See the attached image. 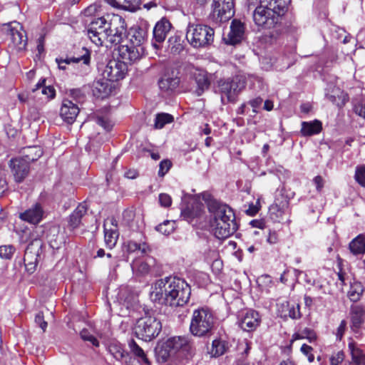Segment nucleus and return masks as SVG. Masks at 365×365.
<instances>
[{
  "mask_svg": "<svg viewBox=\"0 0 365 365\" xmlns=\"http://www.w3.org/2000/svg\"><path fill=\"white\" fill-rule=\"evenodd\" d=\"M190 294V287L185 280L169 277L160 279L152 285L150 297L153 302L178 307L188 302Z\"/></svg>",
  "mask_w": 365,
  "mask_h": 365,
  "instance_id": "f257e3e1",
  "label": "nucleus"
},
{
  "mask_svg": "<svg viewBox=\"0 0 365 365\" xmlns=\"http://www.w3.org/2000/svg\"><path fill=\"white\" fill-rule=\"evenodd\" d=\"M207 208L212 216L214 234L218 239H225L237 230V223L233 210L227 205L210 200Z\"/></svg>",
  "mask_w": 365,
  "mask_h": 365,
  "instance_id": "f03ea898",
  "label": "nucleus"
},
{
  "mask_svg": "<svg viewBox=\"0 0 365 365\" xmlns=\"http://www.w3.org/2000/svg\"><path fill=\"white\" fill-rule=\"evenodd\" d=\"M156 353L158 357L165 361L170 356L178 353L187 358H191L195 355V349L189 336H176L168 338L158 345L156 348Z\"/></svg>",
  "mask_w": 365,
  "mask_h": 365,
  "instance_id": "7ed1b4c3",
  "label": "nucleus"
},
{
  "mask_svg": "<svg viewBox=\"0 0 365 365\" xmlns=\"http://www.w3.org/2000/svg\"><path fill=\"white\" fill-rule=\"evenodd\" d=\"M215 323L212 311L206 307H200L192 312L189 329L193 336L202 337L211 334Z\"/></svg>",
  "mask_w": 365,
  "mask_h": 365,
  "instance_id": "20e7f679",
  "label": "nucleus"
},
{
  "mask_svg": "<svg viewBox=\"0 0 365 365\" xmlns=\"http://www.w3.org/2000/svg\"><path fill=\"white\" fill-rule=\"evenodd\" d=\"M214 35V29L205 24L190 23L187 27L186 38L194 48H205L211 45Z\"/></svg>",
  "mask_w": 365,
  "mask_h": 365,
  "instance_id": "39448f33",
  "label": "nucleus"
},
{
  "mask_svg": "<svg viewBox=\"0 0 365 365\" xmlns=\"http://www.w3.org/2000/svg\"><path fill=\"white\" fill-rule=\"evenodd\" d=\"M244 77L235 76L232 78L221 79L217 82L218 92L223 104L235 102L240 93L245 88Z\"/></svg>",
  "mask_w": 365,
  "mask_h": 365,
  "instance_id": "423d86ee",
  "label": "nucleus"
},
{
  "mask_svg": "<svg viewBox=\"0 0 365 365\" xmlns=\"http://www.w3.org/2000/svg\"><path fill=\"white\" fill-rule=\"evenodd\" d=\"M161 329L160 321L152 316H145L139 319L134 328L137 337L145 341H150L158 336Z\"/></svg>",
  "mask_w": 365,
  "mask_h": 365,
  "instance_id": "0eeeda50",
  "label": "nucleus"
},
{
  "mask_svg": "<svg viewBox=\"0 0 365 365\" xmlns=\"http://www.w3.org/2000/svg\"><path fill=\"white\" fill-rule=\"evenodd\" d=\"M108 34H109L108 43L113 45L121 43L126 36V24L124 19L115 14H107Z\"/></svg>",
  "mask_w": 365,
  "mask_h": 365,
  "instance_id": "6e6552de",
  "label": "nucleus"
},
{
  "mask_svg": "<svg viewBox=\"0 0 365 365\" xmlns=\"http://www.w3.org/2000/svg\"><path fill=\"white\" fill-rule=\"evenodd\" d=\"M4 26L6 27L7 34L10 37L9 48L14 53L24 51L27 43V38L26 32L20 23L12 21L4 24Z\"/></svg>",
  "mask_w": 365,
  "mask_h": 365,
  "instance_id": "1a4fd4ad",
  "label": "nucleus"
},
{
  "mask_svg": "<svg viewBox=\"0 0 365 365\" xmlns=\"http://www.w3.org/2000/svg\"><path fill=\"white\" fill-rule=\"evenodd\" d=\"M106 14L94 19L89 24L87 34L89 38L96 45H103L108 43L109 34H108Z\"/></svg>",
  "mask_w": 365,
  "mask_h": 365,
  "instance_id": "9d476101",
  "label": "nucleus"
},
{
  "mask_svg": "<svg viewBox=\"0 0 365 365\" xmlns=\"http://www.w3.org/2000/svg\"><path fill=\"white\" fill-rule=\"evenodd\" d=\"M235 14L233 0H213L210 17L216 23L226 22Z\"/></svg>",
  "mask_w": 365,
  "mask_h": 365,
  "instance_id": "9b49d317",
  "label": "nucleus"
},
{
  "mask_svg": "<svg viewBox=\"0 0 365 365\" xmlns=\"http://www.w3.org/2000/svg\"><path fill=\"white\" fill-rule=\"evenodd\" d=\"M253 20L257 26L270 29L279 23V18L260 2L253 12Z\"/></svg>",
  "mask_w": 365,
  "mask_h": 365,
  "instance_id": "f8f14e48",
  "label": "nucleus"
},
{
  "mask_svg": "<svg viewBox=\"0 0 365 365\" xmlns=\"http://www.w3.org/2000/svg\"><path fill=\"white\" fill-rule=\"evenodd\" d=\"M56 61L58 66V68L62 70L66 69V65L72 66L73 68L79 69V73L83 74L89 66L91 61V53L86 48H82L81 54L78 56L68 57L66 58H56Z\"/></svg>",
  "mask_w": 365,
  "mask_h": 365,
  "instance_id": "ddd939ff",
  "label": "nucleus"
},
{
  "mask_svg": "<svg viewBox=\"0 0 365 365\" xmlns=\"http://www.w3.org/2000/svg\"><path fill=\"white\" fill-rule=\"evenodd\" d=\"M128 68L125 62L118 60H111L106 66L103 71V78L115 82L123 79L127 72Z\"/></svg>",
  "mask_w": 365,
  "mask_h": 365,
  "instance_id": "4468645a",
  "label": "nucleus"
},
{
  "mask_svg": "<svg viewBox=\"0 0 365 365\" xmlns=\"http://www.w3.org/2000/svg\"><path fill=\"white\" fill-rule=\"evenodd\" d=\"M41 247V242L35 240L29 244L25 250L24 262L26 269L29 273H33L36 269Z\"/></svg>",
  "mask_w": 365,
  "mask_h": 365,
  "instance_id": "2eb2a0df",
  "label": "nucleus"
},
{
  "mask_svg": "<svg viewBox=\"0 0 365 365\" xmlns=\"http://www.w3.org/2000/svg\"><path fill=\"white\" fill-rule=\"evenodd\" d=\"M120 61L127 63H133L139 60L143 54V48L134 45H120L118 48Z\"/></svg>",
  "mask_w": 365,
  "mask_h": 365,
  "instance_id": "dca6fc26",
  "label": "nucleus"
},
{
  "mask_svg": "<svg viewBox=\"0 0 365 365\" xmlns=\"http://www.w3.org/2000/svg\"><path fill=\"white\" fill-rule=\"evenodd\" d=\"M260 323V317L257 312L247 310L242 312L238 319L239 326L246 331L255 330Z\"/></svg>",
  "mask_w": 365,
  "mask_h": 365,
  "instance_id": "f3484780",
  "label": "nucleus"
},
{
  "mask_svg": "<svg viewBox=\"0 0 365 365\" xmlns=\"http://www.w3.org/2000/svg\"><path fill=\"white\" fill-rule=\"evenodd\" d=\"M9 167L17 182H21L29 174V165L28 160L22 158H13L10 160Z\"/></svg>",
  "mask_w": 365,
  "mask_h": 365,
  "instance_id": "a211bd4d",
  "label": "nucleus"
},
{
  "mask_svg": "<svg viewBox=\"0 0 365 365\" xmlns=\"http://www.w3.org/2000/svg\"><path fill=\"white\" fill-rule=\"evenodd\" d=\"M43 214V207L36 202L24 212H20L19 217L29 224L38 225L42 220Z\"/></svg>",
  "mask_w": 365,
  "mask_h": 365,
  "instance_id": "6ab92c4d",
  "label": "nucleus"
},
{
  "mask_svg": "<svg viewBox=\"0 0 365 365\" xmlns=\"http://www.w3.org/2000/svg\"><path fill=\"white\" fill-rule=\"evenodd\" d=\"M105 242L106 246L112 249L116 244L118 232L117 230V222L114 218H108L104 222Z\"/></svg>",
  "mask_w": 365,
  "mask_h": 365,
  "instance_id": "aec40b11",
  "label": "nucleus"
},
{
  "mask_svg": "<svg viewBox=\"0 0 365 365\" xmlns=\"http://www.w3.org/2000/svg\"><path fill=\"white\" fill-rule=\"evenodd\" d=\"M80 109L76 103L68 99H64L60 110V115L68 123H73L76 120Z\"/></svg>",
  "mask_w": 365,
  "mask_h": 365,
  "instance_id": "412c9836",
  "label": "nucleus"
},
{
  "mask_svg": "<svg viewBox=\"0 0 365 365\" xmlns=\"http://www.w3.org/2000/svg\"><path fill=\"white\" fill-rule=\"evenodd\" d=\"M244 33V24L240 21L234 19L231 23L230 32L225 38V41L227 44L235 45L238 43L242 41Z\"/></svg>",
  "mask_w": 365,
  "mask_h": 365,
  "instance_id": "4be33fe9",
  "label": "nucleus"
},
{
  "mask_svg": "<svg viewBox=\"0 0 365 365\" xmlns=\"http://www.w3.org/2000/svg\"><path fill=\"white\" fill-rule=\"evenodd\" d=\"M277 312L282 318L299 319L301 317L299 305L296 303H290L283 301L277 304Z\"/></svg>",
  "mask_w": 365,
  "mask_h": 365,
  "instance_id": "5701e85b",
  "label": "nucleus"
},
{
  "mask_svg": "<svg viewBox=\"0 0 365 365\" xmlns=\"http://www.w3.org/2000/svg\"><path fill=\"white\" fill-rule=\"evenodd\" d=\"M192 76L197 84L195 93L200 96L210 87V82L207 77V73L204 70L195 69L192 72Z\"/></svg>",
  "mask_w": 365,
  "mask_h": 365,
  "instance_id": "b1692460",
  "label": "nucleus"
},
{
  "mask_svg": "<svg viewBox=\"0 0 365 365\" xmlns=\"http://www.w3.org/2000/svg\"><path fill=\"white\" fill-rule=\"evenodd\" d=\"M260 2L280 18L287 12L290 0H261Z\"/></svg>",
  "mask_w": 365,
  "mask_h": 365,
  "instance_id": "393cba45",
  "label": "nucleus"
},
{
  "mask_svg": "<svg viewBox=\"0 0 365 365\" xmlns=\"http://www.w3.org/2000/svg\"><path fill=\"white\" fill-rule=\"evenodd\" d=\"M351 329L354 332H357L361 327L364 321L365 310L359 305L352 306L351 307Z\"/></svg>",
  "mask_w": 365,
  "mask_h": 365,
  "instance_id": "a878e982",
  "label": "nucleus"
},
{
  "mask_svg": "<svg viewBox=\"0 0 365 365\" xmlns=\"http://www.w3.org/2000/svg\"><path fill=\"white\" fill-rule=\"evenodd\" d=\"M171 24L168 20L162 19L155 26L153 29V36L155 41L161 43L165 39L167 34L170 31Z\"/></svg>",
  "mask_w": 365,
  "mask_h": 365,
  "instance_id": "bb28decb",
  "label": "nucleus"
},
{
  "mask_svg": "<svg viewBox=\"0 0 365 365\" xmlns=\"http://www.w3.org/2000/svg\"><path fill=\"white\" fill-rule=\"evenodd\" d=\"M118 301L126 309H129L136 302V295L128 287H121L118 293Z\"/></svg>",
  "mask_w": 365,
  "mask_h": 365,
  "instance_id": "cd10ccee",
  "label": "nucleus"
},
{
  "mask_svg": "<svg viewBox=\"0 0 365 365\" xmlns=\"http://www.w3.org/2000/svg\"><path fill=\"white\" fill-rule=\"evenodd\" d=\"M348 348L351 355L349 365H365V354L356 346L351 339H349Z\"/></svg>",
  "mask_w": 365,
  "mask_h": 365,
  "instance_id": "c85d7f7f",
  "label": "nucleus"
},
{
  "mask_svg": "<svg viewBox=\"0 0 365 365\" xmlns=\"http://www.w3.org/2000/svg\"><path fill=\"white\" fill-rule=\"evenodd\" d=\"M288 202L287 200L282 201L280 203L275 202L269 208V213L270 217L276 222H279L287 209Z\"/></svg>",
  "mask_w": 365,
  "mask_h": 365,
  "instance_id": "c756f323",
  "label": "nucleus"
},
{
  "mask_svg": "<svg viewBox=\"0 0 365 365\" xmlns=\"http://www.w3.org/2000/svg\"><path fill=\"white\" fill-rule=\"evenodd\" d=\"M322 128V123L315 120L311 122H302L301 133L304 136H310L318 134Z\"/></svg>",
  "mask_w": 365,
  "mask_h": 365,
  "instance_id": "7c9ffc66",
  "label": "nucleus"
},
{
  "mask_svg": "<svg viewBox=\"0 0 365 365\" xmlns=\"http://www.w3.org/2000/svg\"><path fill=\"white\" fill-rule=\"evenodd\" d=\"M87 212V205L86 203H81L75 209V210L70 215L69 225L73 228L79 226L82 217Z\"/></svg>",
  "mask_w": 365,
  "mask_h": 365,
  "instance_id": "2f4dec72",
  "label": "nucleus"
},
{
  "mask_svg": "<svg viewBox=\"0 0 365 365\" xmlns=\"http://www.w3.org/2000/svg\"><path fill=\"white\" fill-rule=\"evenodd\" d=\"M328 88V92L326 93L327 98L333 103L336 104L339 107H341L345 103V94L341 91V89L338 87L334 86L331 89V93H329V89Z\"/></svg>",
  "mask_w": 365,
  "mask_h": 365,
  "instance_id": "473e14b6",
  "label": "nucleus"
},
{
  "mask_svg": "<svg viewBox=\"0 0 365 365\" xmlns=\"http://www.w3.org/2000/svg\"><path fill=\"white\" fill-rule=\"evenodd\" d=\"M180 83V79L178 77H170L164 76L158 81V86L163 91H170L175 89Z\"/></svg>",
  "mask_w": 365,
  "mask_h": 365,
  "instance_id": "72a5a7b5",
  "label": "nucleus"
},
{
  "mask_svg": "<svg viewBox=\"0 0 365 365\" xmlns=\"http://www.w3.org/2000/svg\"><path fill=\"white\" fill-rule=\"evenodd\" d=\"M107 1L113 7L131 11H135L139 4V0H107Z\"/></svg>",
  "mask_w": 365,
  "mask_h": 365,
  "instance_id": "f704fd0d",
  "label": "nucleus"
},
{
  "mask_svg": "<svg viewBox=\"0 0 365 365\" xmlns=\"http://www.w3.org/2000/svg\"><path fill=\"white\" fill-rule=\"evenodd\" d=\"M351 252L354 255L365 253V238L362 235H358L351 241L349 245Z\"/></svg>",
  "mask_w": 365,
  "mask_h": 365,
  "instance_id": "c9c22d12",
  "label": "nucleus"
},
{
  "mask_svg": "<svg viewBox=\"0 0 365 365\" xmlns=\"http://www.w3.org/2000/svg\"><path fill=\"white\" fill-rule=\"evenodd\" d=\"M108 81L107 80L97 81L94 84V94L102 98L108 96L111 91V87Z\"/></svg>",
  "mask_w": 365,
  "mask_h": 365,
  "instance_id": "e433bc0d",
  "label": "nucleus"
},
{
  "mask_svg": "<svg viewBox=\"0 0 365 365\" xmlns=\"http://www.w3.org/2000/svg\"><path fill=\"white\" fill-rule=\"evenodd\" d=\"M227 348V344L225 341L216 339L212 341V347L209 351V354L211 356L217 357L224 354Z\"/></svg>",
  "mask_w": 365,
  "mask_h": 365,
  "instance_id": "4c0bfd02",
  "label": "nucleus"
},
{
  "mask_svg": "<svg viewBox=\"0 0 365 365\" xmlns=\"http://www.w3.org/2000/svg\"><path fill=\"white\" fill-rule=\"evenodd\" d=\"M45 78L39 81L38 83L36 85L35 88L32 89V91L35 92L38 89L41 88V93L46 96L47 99H52L56 96V91L53 86H45Z\"/></svg>",
  "mask_w": 365,
  "mask_h": 365,
  "instance_id": "58836bf2",
  "label": "nucleus"
},
{
  "mask_svg": "<svg viewBox=\"0 0 365 365\" xmlns=\"http://www.w3.org/2000/svg\"><path fill=\"white\" fill-rule=\"evenodd\" d=\"M146 37L147 32L143 29H135L133 31L131 36V44L136 46H141V44L145 41Z\"/></svg>",
  "mask_w": 365,
  "mask_h": 365,
  "instance_id": "ea45409f",
  "label": "nucleus"
},
{
  "mask_svg": "<svg viewBox=\"0 0 365 365\" xmlns=\"http://www.w3.org/2000/svg\"><path fill=\"white\" fill-rule=\"evenodd\" d=\"M24 160H28L29 164L31 162L36 160L38 158H40L42 154V150L37 146L29 147L24 151Z\"/></svg>",
  "mask_w": 365,
  "mask_h": 365,
  "instance_id": "a19ab883",
  "label": "nucleus"
},
{
  "mask_svg": "<svg viewBox=\"0 0 365 365\" xmlns=\"http://www.w3.org/2000/svg\"><path fill=\"white\" fill-rule=\"evenodd\" d=\"M127 250L129 252H134L136 251L140 252L142 254H146L150 251L148 245L145 242L138 243L135 241H128L126 244Z\"/></svg>",
  "mask_w": 365,
  "mask_h": 365,
  "instance_id": "79ce46f5",
  "label": "nucleus"
},
{
  "mask_svg": "<svg viewBox=\"0 0 365 365\" xmlns=\"http://www.w3.org/2000/svg\"><path fill=\"white\" fill-rule=\"evenodd\" d=\"M129 347L130 351L138 358L139 360L143 361L145 364H149V361L146 356L145 353L143 350V349L139 346L134 340H131L129 342Z\"/></svg>",
  "mask_w": 365,
  "mask_h": 365,
  "instance_id": "37998d69",
  "label": "nucleus"
},
{
  "mask_svg": "<svg viewBox=\"0 0 365 365\" xmlns=\"http://www.w3.org/2000/svg\"><path fill=\"white\" fill-rule=\"evenodd\" d=\"M363 292V286L360 283H354L348 292V297L351 301L357 302L360 299Z\"/></svg>",
  "mask_w": 365,
  "mask_h": 365,
  "instance_id": "c03bdc74",
  "label": "nucleus"
},
{
  "mask_svg": "<svg viewBox=\"0 0 365 365\" xmlns=\"http://www.w3.org/2000/svg\"><path fill=\"white\" fill-rule=\"evenodd\" d=\"M175 221L165 220L155 227V230L164 235H169L175 230Z\"/></svg>",
  "mask_w": 365,
  "mask_h": 365,
  "instance_id": "a18cd8bd",
  "label": "nucleus"
},
{
  "mask_svg": "<svg viewBox=\"0 0 365 365\" xmlns=\"http://www.w3.org/2000/svg\"><path fill=\"white\" fill-rule=\"evenodd\" d=\"M173 121V117L168 113H160L156 115L155 120V128L160 129L164 127L167 123H172Z\"/></svg>",
  "mask_w": 365,
  "mask_h": 365,
  "instance_id": "49530a36",
  "label": "nucleus"
},
{
  "mask_svg": "<svg viewBox=\"0 0 365 365\" xmlns=\"http://www.w3.org/2000/svg\"><path fill=\"white\" fill-rule=\"evenodd\" d=\"M109 351L113 357L118 361L122 360L127 355V353L123 350V349L117 344L110 346Z\"/></svg>",
  "mask_w": 365,
  "mask_h": 365,
  "instance_id": "de8ad7c7",
  "label": "nucleus"
},
{
  "mask_svg": "<svg viewBox=\"0 0 365 365\" xmlns=\"http://www.w3.org/2000/svg\"><path fill=\"white\" fill-rule=\"evenodd\" d=\"M80 336L83 341L90 342L96 347L99 346L98 340L88 329H83L80 332Z\"/></svg>",
  "mask_w": 365,
  "mask_h": 365,
  "instance_id": "09e8293b",
  "label": "nucleus"
},
{
  "mask_svg": "<svg viewBox=\"0 0 365 365\" xmlns=\"http://www.w3.org/2000/svg\"><path fill=\"white\" fill-rule=\"evenodd\" d=\"M132 269L140 274H146L150 272V265L145 262H134L132 264Z\"/></svg>",
  "mask_w": 365,
  "mask_h": 365,
  "instance_id": "8fccbe9b",
  "label": "nucleus"
},
{
  "mask_svg": "<svg viewBox=\"0 0 365 365\" xmlns=\"http://www.w3.org/2000/svg\"><path fill=\"white\" fill-rule=\"evenodd\" d=\"M354 178L361 186L365 187V165L356 167Z\"/></svg>",
  "mask_w": 365,
  "mask_h": 365,
  "instance_id": "3c124183",
  "label": "nucleus"
},
{
  "mask_svg": "<svg viewBox=\"0 0 365 365\" xmlns=\"http://www.w3.org/2000/svg\"><path fill=\"white\" fill-rule=\"evenodd\" d=\"M15 248L11 245L0 246V257L3 259H11L14 253Z\"/></svg>",
  "mask_w": 365,
  "mask_h": 365,
  "instance_id": "603ef678",
  "label": "nucleus"
},
{
  "mask_svg": "<svg viewBox=\"0 0 365 365\" xmlns=\"http://www.w3.org/2000/svg\"><path fill=\"white\" fill-rule=\"evenodd\" d=\"M171 162L168 160H162L159 165L158 175L163 177L171 168Z\"/></svg>",
  "mask_w": 365,
  "mask_h": 365,
  "instance_id": "864d4df0",
  "label": "nucleus"
},
{
  "mask_svg": "<svg viewBox=\"0 0 365 365\" xmlns=\"http://www.w3.org/2000/svg\"><path fill=\"white\" fill-rule=\"evenodd\" d=\"M344 359V353L342 351H337L334 353L330 359L331 365H339L341 364Z\"/></svg>",
  "mask_w": 365,
  "mask_h": 365,
  "instance_id": "5fc2aeb1",
  "label": "nucleus"
},
{
  "mask_svg": "<svg viewBox=\"0 0 365 365\" xmlns=\"http://www.w3.org/2000/svg\"><path fill=\"white\" fill-rule=\"evenodd\" d=\"M302 353L303 354H304L305 356H307V359H308V361L309 362H312L314 360V354L312 353V347L306 344H304L302 346H301V349H300Z\"/></svg>",
  "mask_w": 365,
  "mask_h": 365,
  "instance_id": "6e6d98bb",
  "label": "nucleus"
},
{
  "mask_svg": "<svg viewBox=\"0 0 365 365\" xmlns=\"http://www.w3.org/2000/svg\"><path fill=\"white\" fill-rule=\"evenodd\" d=\"M159 202L161 206L168 207L172 204L171 197L166 193H161L159 195Z\"/></svg>",
  "mask_w": 365,
  "mask_h": 365,
  "instance_id": "4d7b16f0",
  "label": "nucleus"
},
{
  "mask_svg": "<svg viewBox=\"0 0 365 365\" xmlns=\"http://www.w3.org/2000/svg\"><path fill=\"white\" fill-rule=\"evenodd\" d=\"M35 322L37 324L43 331H45L47 327V322L44 320L42 312H38L35 317Z\"/></svg>",
  "mask_w": 365,
  "mask_h": 365,
  "instance_id": "13d9d810",
  "label": "nucleus"
},
{
  "mask_svg": "<svg viewBox=\"0 0 365 365\" xmlns=\"http://www.w3.org/2000/svg\"><path fill=\"white\" fill-rule=\"evenodd\" d=\"M182 217L186 220H190L197 216V212L191 210L189 207L183 209L181 212Z\"/></svg>",
  "mask_w": 365,
  "mask_h": 365,
  "instance_id": "bf43d9fd",
  "label": "nucleus"
},
{
  "mask_svg": "<svg viewBox=\"0 0 365 365\" xmlns=\"http://www.w3.org/2000/svg\"><path fill=\"white\" fill-rule=\"evenodd\" d=\"M96 123L102 126L104 129L106 130H110L112 128V124L108 119L103 118V117H98L96 118Z\"/></svg>",
  "mask_w": 365,
  "mask_h": 365,
  "instance_id": "052dcab7",
  "label": "nucleus"
},
{
  "mask_svg": "<svg viewBox=\"0 0 365 365\" xmlns=\"http://www.w3.org/2000/svg\"><path fill=\"white\" fill-rule=\"evenodd\" d=\"M346 328V322L345 320H342L341 322L339 327L337 328L336 333V336L338 340H339V341L341 340V339L344 334Z\"/></svg>",
  "mask_w": 365,
  "mask_h": 365,
  "instance_id": "680f3d73",
  "label": "nucleus"
},
{
  "mask_svg": "<svg viewBox=\"0 0 365 365\" xmlns=\"http://www.w3.org/2000/svg\"><path fill=\"white\" fill-rule=\"evenodd\" d=\"M302 334H304L305 338L309 340V342H314L317 339L316 334L309 329H305L302 331Z\"/></svg>",
  "mask_w": 365,
  "mask_h": 365,
  "instance_id": "e2e57ef3",
  "label": "nucleus"
},
{
  "mask_svg": "<svg viewBox=\"0 0 365 365\" xmlns=\"http://www.w3.org/2000/svg\"><path fill=\"white\" fill-rule=\"evenodd\" d=\"M250 105L253 108V112L257 113V108H258L262 103V98L260 97L255 98L249 102Z\"/></svg>",
  "mask_w": 365,
  "mask_h": 365,
  "instance_id": "0e129e2a",
  "label": "nucleus"
},
{
  "mask_svg": "<svg viewBox=\"0 0 365 365\" xmlns=\"http://www.w3.org/2000/svg\"><path fill=\"white\" fill-rule=\"evenodd\" d=\"M354 112L365 119V104H358L354 106Z\"/></svg>",
  "mask_w": 365,
  "mask_h": 365,
  "instance_id": "69168bd1",
  "label": "nucleus"
},
{
  "mask_svg": "<svg viewBox=\"0 0 365 365\" xmlns=\"http://www.w3.org/2000/svg\"><path fill=\"white\" fill-rule=\"evenodd\" d=\"M314 182L316 185L317 191L320 192L324 187L323 178L321 176L317 175L314 178Z\"/></svg>",
  "mask_w": 365,
  "mask_h": 365,
  "instance_id": "338daca9",
  "label": "nucleus"
},
{
  "mask_svg": "<svg viewBox=\"0 0 365 365\" xmlns=\"http://www.w3.org/2000/svg\"><path fill=\"white\" fill-rule=\"evenodd\" d=\"M259 210V207L257 205H250L248 209L246 210V213L248 215L254 216L256 215Z\"/></svg>",
  "mask_w": 365,
  "mask_h": 365,
  "instance_id": "774afa93",
  "label": "nucleus"
}]
</instances>
